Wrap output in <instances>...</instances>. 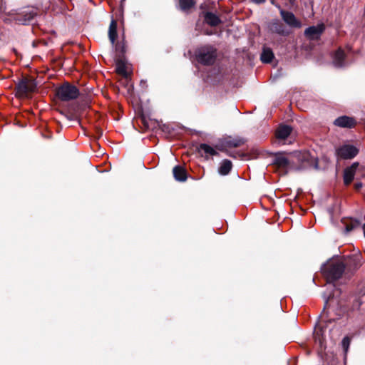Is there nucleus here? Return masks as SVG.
I'll use <instances>...</instances> for the list:
<instances>
[{"mask_svg": "<svg viewBox=\"0 0 365 365\" xmlns=\"http://www.w3.org/2000/svg\"><path fill=\"white\" fill-rule=\"evenodd\" d=\"M345 271L344 260L339 258L329 259L322 267V272L326 277L329 287H333L331 283L339 279Z\"/></svg>", "mask_w": 365, "mask_h": 365, "instance_id": "1", "label": "nucleus"}, {"mask_svg": "<svg viewBox=\"0 0 365 365\" xmlns=\"http://www.w3.org/2000/svg\"><path fill=\"white\" fill-rule=\"evenodd\" d=\"M196 60L203 65H211L216 58V49L211 46H205L195 51Z\"/></svg>", "mask_w": 365, "mask_h": 365, "instance_id": "2", "label": "nucleus"}, {"mask_svg": "<svg viewBox=\"0 0 365 365\" xmlns=\"http://www.w3.org/2000/svg\"><path fill=\"white\" fill-rule=\"evenodd\" d=\"M79 94L78 89L68 83L63 84L56 91V95L63 101L76 99Z\"/></svg>", "mask_w": 365, "mask_h": 365, "instance_id": "3", "label": "nucleus"}, {"mask_svg": "<svg viewBox=\"0 0 365 365\" xmlns=\"http://www.w3.org/2000/svg\"><path fill=\"white\" fill-rule=\"evenodd\" d=\"M36 87L34 80L24 78L16 86V95L19 97H26L29 93L34 92Z\"/></svg>", "mask_w": 365, "mask_h": 365, "instance_id": "4", "label": "nucleus"}, {"mask_svg": "<svg viewBox=\"0 0 365 365\" xmlns=\"http://www.w3.org/2000/svg\"><path fill=\"white\" fill-rule=\"evenodd\" d=\"M36 16V12L34 9L26 8L20 11L15 16V21L19 24H26L33 20Z\"/></svg>", "mask_w": 365, "mask_h": 365, "instance_id": "5", "label": "nucleus"}, {"mask_svg": "<svg viewBox=\"0 0 365 365\" xmlns=\"http://www.w3.org/2000/svg\"><path fill=\"white\" fill-rule=\"evenodd\" d=\"M359 153V150L354 145L346 144L336 150L338 157L343 159H351Z\"/></svg>", "mask_w": 365, "mask_h": 365, "instance_id": "6", "label": "nucleus"}, {"mask_svg": "<svg viewBox=\"0 0 365 365\" xmlns=\"http://www.w3.org/2000/svg\"><path fill=\"white\" fill-rule=\"evenodd\" d=\"M362 167L359 163H354L350 167L346 168L344 173V181L346 185H349L353 180L355 175L361 173Z\"/></svg>", "mask_w": 365, "mask_h": 365, "instance_id": "7", "label": "nucleus"}, {"mask_svg": "<svg viewBox=\"0 0 365 365\" xmlns=\"http://www.w3.org/2000/svg\"><path fill=\"white\" fill-rule=\"evenodd\" d=\"M280 14L283 21L289 26L294 28L301 27V23L296 19L295 16L292 12L280 9Z\"/></svg>", "mask_w": 365, "mask_h": 365, "instance_id": "8", "label": "nucleus"}, {"mask_svg": "<svg viewBox=\"0 0 365 365\" xmlns=\"http://www.w3.org/2000/svg\"><path fill=\"white\" fill-rule=\"evenodd\" d=\"M297 158L301 160L303 163H305L304 167H314L317 169L318 163L317 159L312 157L309 153L304 152L296 153Z\"/></svg>", "mask_w": 365, "mask_h": 365, "instance_id": "9", "label": "nucleus"}, {"mask_svg": "<svg viewBox=\"0 0 365 365\" xmlns=\"http://www.w3.org/2000/svg\"><path fill=\"white\" fill-rule=\"evenodd\" d=\"M324 30V26L323 24H319L307 28L304 31V34L310 39H317L322 34Z\"/></svg>", "mask_w": 365, "mask_h": 365, "instance_id": "10", "label": "nucleus"}, {"mask_svg": "<svg viewBox=\"0 0 365 365\" xmlns=\"http://www.w3.org/2000/svg\"><path fill=\"white\" fill-rule=\"evenodd\" d=\"M355 124L354 118L346 115L339 117L334 120V125L341 128H352Z\"/></svg>", "mask_w": 365, "mask_h": 365, "instance_id": "11", "label": "nucleus"}, {"mask_svg": "<svg viewBox=\"0 0 365 365\" xmlns=\"http://www.w3.org/2000/svg\"><path fill=\"white\" fill-rule=\"evenodd\" d=\"M345 267L348 270H356L361 266V262L359 257H351L344 261Z\"/></svg>", "mask_w": 365, "mask_h": 365, "instance_id": "12", "label": "nucleus"}, {"mask_svg": "<svg viewBox=\"0 0 365 365\" xmlns=\"http://www.w3.org/2000/svg\"><path fill=\"white\" fill-rule=\"evenodd\" d=\"M204 19L205 21L211 26H216L221 23L219 16L212 12H206Z\"/></svg>", "mask_w": 365, "mask_h": 365, "instance_id": "13", "label": "nucleus"}, {"mask_svg": "<svg viewBox=\"0 0 365 365\" xmlns=\"http://www.w3.org/2000/svg\"><path fill=\"white\" fill-rule=\"evenodd\" d=\"M199 153L202 156L205 158H209L210 156H213L217 155V151L211 146L207 144L203 143L201 144L199 147Z\"/></svg>", "mask_w": 365, "mask_h": 365, "instance_id": "14", "label": "nucleus"}, {"mask_svg": "<svg viewBox=\"0 0 365 365\" xmlns=\"http://www.w3.org/2000/svg\"><path fill=\"white\" fill-rule=\"evenodd\" d=\"M292 128L289 125H280L277 130L276 136L278 139H286L291 133Z\"/></svg>", "mask_w": 365, "mask_h": 365, "instance_id": "15", "label": "nucleus"}, {"mask_svg": "<svg viewBox=\"0 0 365 365\" xmlns=\"http://www.w3.org/2000/svg\"><path fill=\"white\" fill-rule=\"evenodd\" d=\"M174 178L176 180L184 182L187 179L185 170L180 166H175L173 170Z\"/></svg>", "mask_w": 365, "mask_h": 365, "instance_id": "16", "label": "nucleus"}, {"mask_svg": "<svg viewBox=\"0 0 365 365\" xmlns=\"http://www.w3.org/2000/svg\"><path fill=\"white\" fill-rule=\"evenodd\" d=\"M116 72L123 76L126 81H128V73L126 69V65L122 60H118L116 62Z\"/></svg>", "mask_w": 365, "mask_h": 365, "instance_id": "17", "label": "nucleus"}, {"mask_svg": "<svg viewBox=\"0 0 365 365\" xmlns=\"http://www.w3.org/2000/svg\"><path fill=\"white\" fill-rule=\"evenodd\" d=\"M232 167V164L230 160H223L220 163L218 172L221 175H226L230 172Z\"/></svg>", "mask_w": 365, "mask_h": 365, "instance_id": "18", "label": "nucleus"}, {"mask_svg": "<svg viewBox=\"0 0 365 365\" xmlns=\"http://www.w3.org/2000/svg\"><path fill=\"white\" fill-rule=\"evenodd\" d=\"M344 53L341 49L336 51L333 57V63L336 67H342L344 66Z\"/></svg>", "mask_w": 365, "mask_h": 365, "instance_id": "19", "label": "nucleus"}, {"mask_svg": "<svg viewBox=\"0 0 365 365\" xmlns=\"http://www.w3.org/2000/svg\"><path fill=\"white\" fill-rule=\"evenodd\" d=\"M108 36L111 43L113 45L117 36V23L112 20L109 26Z\"/></svg>", "mask_w": 365, "mask_h": 365, "instance_id": "20", "label": "nucleus"}, {"mask_svg": "<svg viewBox=\"0 0 365 365\" xmlns=\"http://www.w3.org/2000/svg\"><path fill=\"white\" fill-rule=\"evenodd\" d=\"M274 58V54L270 48H264L261 54V61L263 63H269Z\"/></svg>", "mask_w": 365, "mask_h": 365, "instance_id": "21", "label": "nucleus"}, {"mask_svg": "<svg viewBox=\"0 0 365 365\" xmlns=\"http://www.w3.org/2000/svg\"><path fill=\"white\" fill-rule=\"evenodd\" d=\"M274 164H276L278 167L286 168L288 167L289 162L287 158L282 155H277L274 159Z\"/></svg>", "mask_w": 365, "mask_h": 365, "instance_id": "22", "label": "nucleus"}, {"mask_svg": "<svg viewBox=\"0 0 365 365\" xmlns=\"http://www.w3.org/2000/svg\"><path fill=\"white\" fill-rule=\"evenodd\" d=\"M272 29L275 31L276 33L277 34H287V33L285 31L284 29V26L283 25L279 22V21H276V22H274L272 25Z\"/></svg>", "mask_w": 365, "mask_h": 365, "instance_id": "23", "label": "nucleus"}, {"mask_svg": "<svg viewBox=\"0 0 365 365\" xmlns=\"http://www.w3.org/2000/svg\"><path fill=\"white\" fill-rule=\"evenodd\" d=\"M194 5L193 0H180V7L182 10L186 11Z\"/></svg>", "mask_w": 365, "mask_h": 365, "instance_id": "24", "label": "nucleus"}, {"mask_svg": "<svg viewBox=\"0 0 365 365\" xmlns=\"http://www.w3.org/2000/svg\"><path fill=\"white\" fill-rule=\"evenodd\" d=\"M350 345V339L348 336H345L341 341L342 348L345 354L348 351V349Z\"/></svg>", "mask_w": 365, "mask_h": 365, "instance_id": "25", "label": "nucleus"}, {"mask_svg": "<svg viewBox=\"0 0 365 365\" xmlns=\"http://www.w3.org/2000/svg\"><path fill=\"white\" fill-rule=\"evenodd\" d=\"M244 141L242 139H234L229 140L227 144L232 147H239L243 144Z\"/></svg>", "mask_w": 365, "mask_h": 365, "instance_id": "26", "label": "nucleus"}, {"mask_svg": "<svg viewBox=\"0 0 365 365\" xmlns=\"http://www.w3.org/2000/svg\"><path fill=\"white\" fill-rule=\"evenodd\" d=\"M354 225H347L346 227V232H350L354 229Z\"/></svg>", "mask_w": 365, "mask_h": 365, "instance_id": "27", "label": "nucleus"}, {"mask_svg": "<svg viewBox=\"0 0 365 365\" xmlns=\"http://www.w3.org/2000/svg\"><path fill=\"white\" fill-rule=\"evenodd\" d=\"M362 187V184L361 182L355 184V188L356 190H359Z\"/></svg>", "mask_w": 365, "mask_h": 365, "instance_id": "28", "label": "nucleus"}, {"mask_svg": "<svg viewBox=\"0 0 365 365\" xmlns=\"http://www.w3.org/2000/svg\"><path fill=\"white\" fill-rule=\"evenodd\" d=\"M255 4H262L264 3L266 0H252Z\"/></svg>", "mask_w": 365, "mask_h": 365, "instance_id": "29", "label": "nucleus"}, {"mask_svg": "<svg viewBox=\"0 0 365 365\" xmlns=\"http://www.w3.org/2000/svg\"><path fill=\"white\" fill-rule=\"evenodd\" d=\"M331 297V294L327 297V296H324V298L325 299V304H327L328 302V299Z\"/></svg>", "mask_w": 365, "mask_h": 365, "instance_id": "30", "label": "nucleus"}, {"mask_svg": "<svg viewBox=\"0 0 365 365\" xmlns=\"http://www.w3.org/2000/svg\"><path fill=\"white\" fill-rule=\"evenodd\" d=\"M291 4H293L294 3L295 0H289Z\"/></svg>", "mask_w": 365, "mask_h": 365, "instance_id": "31", "label": "nucleus"}, {"mask_svg": "<svg viewBox=\"0 0 365 365\" xmlns=\"http://www.w3.org/2000/svg\"><path fill=\"white\" fill-rule=\"evenodd\" d=\"M363 230H364V237H365V224L363 226Z\"/></svg>", "mask_w": 365, "mask_h": 365, "instance_id": "32", "label": "nucleus"}]
</instances>
